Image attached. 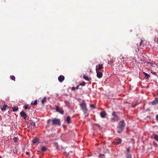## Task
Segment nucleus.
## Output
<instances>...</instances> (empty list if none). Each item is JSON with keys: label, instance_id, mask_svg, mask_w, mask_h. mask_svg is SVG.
<instances>
[{"label": "nucleus", "instance_id": "9", "mask_svg": "<svg viewBox=\"0 0 158 158\" xmlns=\"http://www.w3.org/2000/svg\"><path fill=\"white\" fill-rule=\"evenodd\" d=\"M58 79L59 81L62 82L64 79V77L62 75L58 77Z\"/></svg>", "mask_w": 158, "mask_h": 158}, {"label": "nucleus", "instance_id": "14", "mask_svg": "<svg viewBox=\"0 0 158 158\" xmlns=\"http://www.w3.org/2000/svg\"><path fill=\"white\" fill-rule=\"evenodd\" d=\"M118 141H116L114 142V144L115 145H118L121 143L122 142V140L121 139L119 138L118 139Z\"/></svg>", "mask_w": 158, "mask_h": 158}, {"label": "nucleus", "instance_id": "19", "mask_svg": "<svg viewBox=\"0 0 158 158\" xmlns=\"http://www.w3.org/2000/svg\"><path fill=\"white\" fill-rule=\"evenodd\" d=\"M126 158H131V155L130 153H126Z\"/></svg>", "mask_w": 158, "mask_h": 158}, {"label": "nucleus", "instance_id": "24", "mask_svg": "<svg viewBox=\"0 0 158 158\" xmlns=\"http://www.w3.org/2000/svg\"><path fill=\"white\" fill-rule=\"evenodd\" d=\"M79 89V85H78L77 87H73L72 88V90H75L76 89Z\"/></svg>", "mask_w": 158, "mask_h": 158}, {"label": "nucleus", "instance_id": "39", "mask_svg": "<svg viewBox=\"0 0 158 158\" xmlns=\"http://www.w3.org/2000/svg\"><path fill=\"white\" fill-rule=\"evenodd\" d=\"M153 73L154 74H155V73H156V72H153Z\"/></svg>", "mask_w": 158, "mask_h": 158}, {"label": "nucleus", "instance_id": "5", "mask_svg": "<svg viewBox=\"0 0 158 158\" xmlns=\"http://www.w3.org/2000/svg\"><path fill=\"white\" fill-rule=\"evenodd\" d=\"M32 142L33 144L37 145L40 143V139L38 138L34 139L32 140Z\"/></svg>", "mask_w": 158, "mask_h": 158}, {"label": "nucleus", "instance_id": "26", "mask_svg": "<svg viewBox=\"0 0 158 158\" xmlns=\"http://www.w3.org/2000/svg\"><path fill=\"white\" fill-rule=\"evenodd\" d=\"M85 82L84 81H83L82 83H80L78 85H79V86H80V85H81V86H84L85 85Z\"/></svg>", "mask_w": 158, "mask_h": 158}, {"label": "nucleus", "instance_id": "23", "mask_svg": "<svg viewBox=\"0 0 158 158\" xmlns=\"http://www.w3.org/2000/svg\"><path fill=\"white\" fill-rule=\"evenodd\" d=\"M83 78L85 79V80H87V81H89V78L86 75H84L83 76Z\"/></svg>", "mask_w": 158, "mask_h": 158}, {"label": "nucleus", "instance_id": "27", "mask_svg": "<svg viewBox=\"0 0 158 158\" xmlns=\"http://www.w3.org/2000/svg\"><path fill=\"white\" fill-rule=\"evenodd\" d=\"M105 155L104 154H100L99 156V158H105Z\"/></svg>", "mask_w": 158, "mask_h": 158}, {"label": "nucleus", "instance_id": "12", "mask_svg": "<svg viewBox=\"0 0 158 158\" xmlns=\"http://www.w3.org/2000/svg\"><path fill=\"white\" fill-rule=\"evenodd\" d=\"M66 121L68 123H71V118L70 116H67L66 117Z\"/></svg>", "mask_w": 158, "mask_h": 158}, {"label": "nucleus", "instance_id": "40", "mask_svg": "<svg viewBox=\"0 0 158 158\" xmlns=\"http://www.w3.org/2000/svg\"><path fill=\"white\" fill-rule=\"evenodd\" d=\"M155 99H158V98H155Z\"/></svg>", "mask_w": 158, "mask_h": 158}, {"label": "nucleus", "instance_id": "6", "mask_svg": "<svg viewBox=\"0 0 158 158\" xmlns=\"http://www.w3.org/2000/svg\"><path fill=\"white\" fill-rule=\"evenodd\" d=\"M56 110L57 112H59L62 114H64V111L63 109L62 108L59 107L58 106H56Z\"/></svg>", "mask_w": 158, "mask_h": 158}, {"label": "nucleus", "instance_id": "22", "mask_svg": "<svg viewBox=\"0 0 158 158\" xmlns=\"http://www.w3.org/2000/svg\"><path fill=\"white\" fill-rule=\"evenodd\" d=\"M23 108L25 109H27L28 110H29L30 109V108L27 105L24 106H23Z\"/></svg>", "mask_w": 158, "mask_h": 158}, {"label": "nucleus", "instance_id": "7", "mask_svg": "<svg viewBox=\"0 0 158 158\" xmlns=\"http://www.w3.org/2000/svg\"><path fill=\"white\" fill-rule=\"evenodd\" d=\"M103 68L102 64H99L96 66V71H98L99 70H101Z\"/></svg>", "mask_w": 158, "mask_h": 158}, {"label": "nucleus", "instance_id": "38", "mask_svg": "<svg viewBox=\"0 0 158 158\" xmlns=\"http://www.w3.org/2000/svg\"><path fill=\"white\" fill-rule=\"evenodd\" d=\"M43 99H46V97H44L43 98Z\"/></svg>", "mask_w": 158, "mask_h": 158}, {"label": "nucleus", "instance_id": "43", "mask_svg": "<svg viewBox=\"0 0 158 158\" xmlns=\"http://www.w3.org/2000/svg\"><path fill=\"white\" fill-rule=\"evenodd\" d=\"M56 149H58V148H56Z\"/></svg>", "mask_w": 158, "mask_h": 158}, {"label": "nucleus", "instance_id": "11", "mask_svg": "<svg viewBox=\"0 0 158 158\" xmlns=\"http://www.w3.org/2000/svg\"><path fill=\"white\" fill-rule=\"evenodd\" d=\"M8 108V106L6 104H4L2 107H1V108L2 111H5L6 109Z\"/></svg>", "mask_w": 158, "mask_h": 158}, {"label": "nucleus", "instance_id": "4", "mask_svg": "<svg viewBox=\"0 0 158 158\" xmlns=\"http://www.w3.org/2000/svg\"><path fill=\"white\" fill-rule=\"evenodd\" d=\"M112 115L113 116V117L111 118V121L112 122H118V120L119 119V117L116 114L115 112L114 111L112 113Z\"/></svg>", "mask_w": 158, "mask_h": 158}, {"label": "nucleus", "instance_id": "41", "mask_svg": "<svg viewBox=\"0 0 158 158\" xmlns=\"http://www.w3.org/2000/svg\"><path fill=\"white\" fill-rule=\"evenodd\" d=\"M113 62H114L113 61H111V62H112V63H113Z\"/></svg>", "mask_w": 158, "mask_h": 158}, {"label": "nucleus", "instance_id": "3", "mask_svg": "<svg viewBox=\"0 0 158 158\" xmlns=\"http://www.w3.org/2000/svg\"><path fill=\"white\" fill-rule=\"evenodd\" d=\"M52 122V125L53 126H60V119L55 118L52 120L49 119L48 121V123H49Z\"/></svg>", "mask_w": 158, "mask_h": 158}, {"label": "nucleus", "instance_id": "21", "mask_svg": "<svg viewBox=\"0 0 158 158\" xmlns=\"http://www.w3.org/2000/svg\"><path fill=\"white\" fill-rule=\"evenodd\" d=\"M153 135L154 136V139L158 142V135L154 134Z\"/></svg>", "mask_w": 158, "mask_h": 158}, {"label": "nucleus", "instance_id": "1", "mask_svg": "<svg viewBox=\"0 0 158 158\" xmlns=\"http://www.w3.org/2000/svg\"><path fill=\"white\" fill-rule=\"evenodd\" d=\"M125 123L123 120L120 121L117 127L116 130L118 133H120L123 131L125 126Z\"/></svg>", "mask_w": 158, "mask_h": 158}, {"label": "nucleus", "instance_id": "15", "mask_svg": "<svg viewBox=\"0 0 158 158\" xmlns=\"http://www.w3.org/2000/svg\"><path fill=\"white\" fill-rule=\"evenodd\" d=\"M48 149V148L45 146H42L41 149V151L42 152H45Z\"/></svg>", "mask_w": 158, "mask_h": 158}, {"label": "nucleus", "instance_id": "17", "mask_svg": "<svg viewBox=\"0 0 158 158\" xmlns=\"http://www.w3.org/2000/svg\"><path fill=\"white\" fill-rule=\"evenodd\" d=\"M143 73L144 74L145 78L147 80H149V77L150 76V75L145 72H143Z\"/></svg>", "mask_w": 158, "mask_h": 158}, {"label": "nucleus", "instance_id": "36", "mask_svg": "<svg viewBox=\"0 0 158 158\" xmlns=\"http://www.w3.org/2000/svg\"><path fill=\"white\" fill-rule=\"evenodd\" d=\"M29 153L28 152H26V154L27 155H28L29 154Z\"/></svg>", "mask_w": 158, "mask_h": 158}, {"label": "nucleus", "instance_id": "8", "mask_svg": "<svg viewBox=\"0 0 158 158\" xmlns=\"http://www.w3.org/2000/svg\"><path fill=\"white\" fill-rule=\"evenodd\" d=\"M20 114L21 116L23 118L26 119L27 117H28L27 115L25 114V112L24 111H22L20 113Z\"/></svg>", "mask_w": 158, "mask_h": 158}, {"label": "nucleus", "instance_id": "20", "mask_svg": "<svg viewBox=\"0 0 158 158\" xmlns=\"http://www.w3.org/2000/svg\"><path fill=\"white\" fill-rule=\"evenodd\" d=\"M37 100H35L34 102L33 101H32L31 103V105H35L37 104Z\"/></svg>", "mask_w": 158, "mask_h": 158}, {"label": "nucleus", "instance_id": "2", "mask_svg": "<svg viewBox=\"0 0 158 158\" xmlns=\"http://www.w3.org/2000/svg\"><path fill=\"white\" fill-rule=\"evenodd\" d=\"M80 105L81 109L83 111L85 114H87L88 110L86 106V104L85 101L83 100L82 102L80 103Z\"/></svg>", "mask_w": 158, "mask_h": 158}, {"label": "nucleus", "instance_id": "18", "mask_svg": "<svg viewBox=\"0 0 158 158\" xmlns=\"http://www.w3.org/2000/svg\"><path fill=\"white\" fill-rule=\"evenodd\" d=\"M13 111H16L18 110V108L17 106H14L12 107Z\"/></svg>", "mask_w": 158, "mask_h": 158}, {"label": "nucleus", "instance_id": "13", "mask_svg": "<svg viewBox=\"0 0 158 158\" xmlns=\"http://www.w3.org/2000/svg\"><path fill=\"white\" fill-rule=\"evenodd\" d=\"M106 112L103 111L100 113V116L102 118H104L106 117Z\"/></svg>", "mask_w": 158, "mask_h": 158}, {"label": "nucleus", "instance_id": "28", "mask_svg": "<svg viewBox=\"0 0 158 158\" xmlns=\"http://www.w3.org/2000/svg\"><path fill=\"white\" fill-rule=\"evenodd\" d=\"M90 107L91 108L93 109H94L96 108L95 105L94 104H90Z\"/></svg>", "mask_w": 158, "mask_h": 158}, {"label": "nucleus", "instance_id": "29", "mask_svg": "<svg viewBox=\"0 0 158 158\" xmlns=\"http://www.w3.org/2000/svg\"><path fill=\"white\" fill-rule=\"evenodd\" d=\"M10 77L11 80H14L15 81V77L14 76H11Z\"/></svg>", "mask_w": 158, "mask_h": 158}, {"label": "nucleus", "instance_id": "30", "mask_svg": "<svg viewBox=\"0 0 158 158\" xmlns=\"http://www.w3.org/2000/svg\"><path fill=\"white\" fill-rule=\"evenodd\" d=\"M130 151V148L129 147L126 150V151L127 152V153H129Z\"/></svg>", "mask_w": 158, "mask_h": 158}, {"label": "nucleus", "instance_id": "37", "mask_svg": "<svg viewBox=\"0 0 158 158\" xmlns=\"http://www.w3.org/2000/svg\"><path fill=\"white\" fill-rule=\"evenodd\" d=\"M153 143H154V145H157V144L156 143H155V142H154Z\"/></svg>", "mask_w": 158, "mask_h": 158}, {"label": "nucleus", "instance_id": "34", "mask_svg": "<svg viewBox=\"0 0 158 158\" xmlns=\"http://www.w3.org/2000/svg\"><path fill=\"white\" fill-rule=\"evenodd\" d=\"M156 120H158V114L156 116Z\"/></svg>", "mask_w": 158, "mask_h": 158}, {"label": "nucleus", "instance_id": "33", "mask_svg": "<svg viewBox=\"0 0 158 158\" xmlns=\"http://www.w3.org/2000/svg\"><path fill=\"white\" fill-rule=\"evenodd\" d=\"M143 40H141L140 42V43L139 44V46H140L142 45V43H143Z\"/></svg>", "mask_w": 158, "mask_h": 158}, {"label": "nucleus", "instance_id": "31", "mask_svg": "<svg viewBox=\"0 0 158 158\" xmlns=\"http://www.w3.org/2000/svg\"><path fill=\"white\" fill-rule=\"evenodd\" d=\"M46 102V99H43L42 101V103L44 104Z\"/></svg>", "mask_w": 158, "mask_h": 158}, {"label": "nucleus", "instance_id": "32", "mask_svg": "<svg viewBox=\"0 0 158 158\" xmlns=\"http://www.w3.org/2000/svg\"><path fill=\"white\" fill-rule=\"evenodd\" d=\"M31 124L32 126H35V123L34 122H31Z\"/></svg>", "mask_w": 158, "mask_h": 158}, {"label": "nucleus", "instance_id": "25", "mask_svg": "<svg viewBox=\"0 0 158 158\" xmlns=\"http://www.w3.org/2000/svg\"><path fill=\"white\" fill-rule=\"evenodd\" d=\"M13 140L15 142H17L19 140L18 138L15 137L13 138Z\"/></svg>", "mask_w": 158, "mask_h": 158}, {"label": "nucleus", "instance_id": "16", "mask_svg": "<svg viewBox=\"0 0 158 158\" xmlns=\"http://www.w3.org/2000/svg\"><path fill=\"white\" fill-rule=\"evenodd\" d=\"M152 105H155L158 103V99H155L151 102Z\"/></svg>", "mask_w": 158, "mask_h": 158}, {"label": "nucleus", "instance_id": "10", "mask_svg": "<svg viewBox=\"0 0 158 158\" xmlns=\"http://www.w3.org/2000/svg\"><path fill=\"white\" fill-rule=\"evenodd\" d=\"M97 73V76L98 78H101L102 76V73L101 72H99L98 71H96Z\"/></svg>", "mask_w": 158, "mask_h": 158}, {"label": "nucleus", "instance_id": "35", "mask_svg": "<svg viewBox=\"0 0 158 158\" xmlns=\"http://www.w3.org/2000/svg\"><path fill=\"white\" fill-rule=\"evenodd\" d=\"M65 102L66 103H67L66 101H65ZM67 104V105L68 106H69V103H68V104Z\"/></svg>", "mask_w": 158, "mask_h": 158}, {"label": "nucleus", "instance_id": "42", "mask_svg": "<svg viewBox=\"0 0 158 158\" xmlns=\"http://www.w3.org/2000/svg\"><path fill=\"white\" fill-rule=\"evenodd\" d=\"M56 149H58V148H56Z\"/></svg>", "mask_w": 158, "mask_h": 158}]
</instances>
